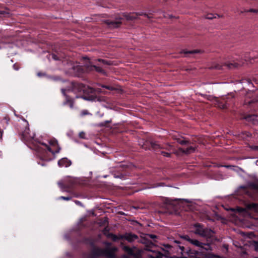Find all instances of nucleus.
Here are the masks:
<instances>
[{
    "instance_id": "39448f33",
    "label": "nucleus",
    "mask_w": 258,
    "mask_h": 258,
    "mask_svg": "<svg viewBox=\"0 0 258 258\" xmlns=\"http://www.w3.org/2000/svg\"><path fill=\"white\" fill-rule=\"evenodd\" d=\"M99 251L97 253L98 255H104L109 258H114V253L117 250L116 247H112L110 248H107L105 250L97 249Z\"/></svg>"
},
{
    "instance_id": "bb28decb",
    "label": "nucleus",
    "mask_w": 258,
    "mask_h": 258,
    "mask_svg": "<svg viewBox=\"0 0 258 258\" xmlns=\"http://www.w3.org/2000/svg\"><path fill=\"white\" fill-rule=\"evenodd\" d=\"M107 236L108 237H110L113 241H115L117 239V236L112 234H108L107 235Z\"/></svg>"
},
{
    "instance_id": "58836bf2",
    "label": "nucleus",
    "mask_w": 258,
    "mask_h": 258,
    "mask_svg": "<svg viewBox=\"0 0 258 258\" xmlns=\"http://www.w3.org/2000/svg\"><path fill=\"white\" fill-rule=\"evenodd\" d=\"M247 12H254V13H257L258 12V10H254V9H250L249 10H248Z\"/></svg>"
},
{
    "instance_id": "13d9d810",
    "label": "nucleus",
    "mask_w": 258,
    "mask_h": 258,
    "mask_svg": "<svg viewBox=\"0 0 258 258\" xmlns=\"http://www.w3.org/2000/svg\"><path fill=\"white\" fill-rule=\"evenodd\" d=\"M255 258H258V257H255Z\"/></svg>"
},
{
    "instance_id": "ea45409f",
    "label": "nucleus",
    "mask_w": 258,
    "mask_h": 258,
    "mask_svg": "<svg viewBox=\"0 0 258 258\" xmlns=\"http://www.w3.org/2000/svg\"><path fill=\"white\" fill-rule=\"evenodd\" d=\"M251 149L254 150L258 151V146H254L251 147Z\"/></svg>"
},
{
    "instance_id": "4c0bfd02",
    "label": "nucleus",
    "mask_w": 258,
    "mask_h": 258,
    "mask_svg": "<svg viewBox=\"0 0 258 258\" xmlns=\"http://www.w3.org/2000/svg\"><path fill=\"white\" fill-rule=\"evenodd\" d=\"M144 14L145 13H135V16H136L137 18H138V16H144Z\"/></svg>"
},
{
    "instance_id": "9b49d317",
    "label": "nucleus",
    "mask_w": 258,
    "mask_h": 258,
    "mask_svg": "<svg viewBox=\"0 0 258 258\" xmlns=\"http://www.w3.org/2000/svg\"><path fill=\"white\" fill-rule=\"evenodd\" d=\"M121 15L127 21H132L137 19L134 13H122Z\"/></svg>"
},
{
    "instance_id": "ddd939ff",
    "label": "nucleus",
    "mask_w": 258,
    "mask_h": 258,
    "mask_svg": "<svg viewBox=\"0 0 258 258\" xmlns=\"http://www.w3.org/2000/svg\"><path fill=\"white\" fill-rule=\"evenodd\" d=\"M241 64L236 62L235 61H233L232 62H225L223 64L224 66L226 67L228 69H234L237 68L240 66Z\"/></svg>"
},
{
    "instance_id": "49530a36",
    "label": "nucleus",
    "mask_w": 258,
    "mask_h": 258,
    "mask_svg": "<svg viewBox=\"0 0 258 258\" xmlns=\"http://www.w3.org/2000/svg\"><path fill=\"white\" fill-rule=\"evenodd\" d=\"M164 17L165 18H171L172 17V16L170 15H168L167 16H164Z\"/></svg>"
},
{
    "instance_id": "a18cd8bd",
    "label": "nucleus",
    "mask_w": 258,
    "mask_h": 258,
    "mask_svg": "<svg viewBox=\"0 0 258 258\" xmlns=\"http://www.w3.org/2000/svg\"><path fill=\"white\" fill-rule=\"evenodd\" d=\"M24 123H25L26 126L28 125V122L26 120L24 119Z\"/></svg>"
},
{
    "instance_id": "603ef678",
    "label": "nucleus",
    "mask_w": 258,
    "mask_h": 258,
    "mask_svg": "<svg viewBox=\"0 0 258 258\" xmlns=\"http://www.w3.org/2000/svg\"><path fill=\"white\" fill-rule=\"evenodd\" d=\"M2 134H1V135H0V138H2Z\"/></svg>"
},
{
    "instance_id": "37998d69",
    "label": "nucleus",
    "mask_w": 258,
    "mask_h": 258,
    "mask_svg": "<svg viewBox=\"0 0 258 258\" xmlns=\"http://www.w3.org/2000/svg\"><path fill=\"white\" fill-rule=\"evenodd\" d=\"M75 203L79 205H81V203L79 201H76Z\"/></svg>"
},
{
    "instance_id": "de8ad7c7",
    "label": "nucleus",
    "mask_w": 258,
    "mask_h": 258,
    "mask_svg": "<svg viewBox=\"0 0 258 258\" xmlns=\"http://www.w3.org/2000/svg\"><path fill=\"white\" fill-rule=\"evenodd\" d=\"M165 246L166 247H167V248H170V247H171V246H170V245H168V244L165 245Z\"/></svg>"
},
{
    "instance_id": "6ab92c4d",
    "label": "nucleus",
    "mask_w": 258,
    "mask_h": 258,
    "mask_svg": "<svg viewBox=\"0 0 258 258\" xmlns=\"http://www.w3.org/2000/svg\"><path fill=\"white\" fill-rule=\"evenodd\" d=\"M86 67L89 69V70H92V68H94V69L98 72L103 73V70L100 67H97L96 66H91L90 67L89 66H87Z\"/></svg>"
},
{
    "instance_id": "7ed1b4c3",
    "label": "nucleus",
    "mask_w": 258,
    "mask_h": 258,
    "mask_svg": "<svg viewBox=\"0 0 258 258\" xmlns=\"http://www.w3.org/2000/svg\"><path fill=\"white\" fill-rule=\"evenodd\" d=\"M49 145H48L45 143H41L42 145L47 149V150L51 152L52 154L58 153L60 150L57 141L55 140H50L49 142Z\"/></svg>"
},
{
    "instance_id": "473e14b6",
    "label": "nucleus",
    "mask_w": 258,
    "mask_h": 258,
    "mask_svg": "<svg viewBox=\"0 0 258 258\" xmlns=\"http://www.w3.org/2000/svg\"><path fill=\"white\" fill-rule=\"evenodd\" d=\"M254 249L256 251H258V243L254 242L253 244Z\"/></svg>"
},
{
    "instance_id": "5fc2aeb1",
    "label": "nucleus",
    "mask_w": 258,
    "mask_h": 258,
    "mask_svg": "<svg viewBox=\"0 0 258 258\" xmlns=\"http://www.w3.org/2000/svg\"><path fill=\"white\" fill-rule=\"evenodd\" d=\"M175 242H176V243H178V242H177V241H175Z\"/></svg>"
},
{
    "instance_id": "f704fd0d",
    "label": "nucleus",
    "mask_w": 258,
    "mask_h": 258,
    "mask_svg": "<svg viewBox=\"0 0 258 258\" xmlns=\"http://www.w3.org/2000/svg\"><path fill=\"white\" fill-rule=\"evenodd\" d=\"M111 122L110 121L107 120V121H106L105 122H101V123H100L99 124V126H104V125L106 124V123H109V122Z\"/></svg>"
},
{
    "instance_id": "0eeeda50",
    "label": "nucleus",
    "mask_w": 258,
    "mask_h": 258,
    "mask_svg": "<svg viewBox=\"0 0 258 258\" xmlns=\"http://www.w3.org/2000/svg\"><path fill=\"white\" fill-rule=\"evenodd\" d=\"M61 91L65 97V101L63 103V105H69L70 107L71 108H74V100L67 95L66 93V92L67 91L66 89H61Z\"/></svg>"
},
{
    "instance_id": "20e7f679",
    "label": "nucleus",
    "mask_w": 258,
    "mask_h": 258,
    "mask_svg": "<svg viewBox=\"0 0 258 258\" xmlns=\"http://www.w3.org/2000/svg\"><path fill=\"white\" fill-rule=\"evenodd\" d=\"M122 18L120 16V15L117 16L115 18V21H111L110 20H105L104 21V23H105L109 28H116L121 25V20Z\"/></svg>"
},
{
    "instance_id": "aec40b11",
    "label": "nucleus",
    "mask_w": 258,
    "mask_h": 258,
    "mask_svg": "<svg viewBox=\"0 0 258 258\" xmlns=\"http://www.w3.org/2000/svg\"><path fill=\"white\" fill-rule=\"evenodd\" d=\"M35 135L34 133L30 132L28 136H26L25 138L28 140H34Z\"/></svg>"
},
{
    "instance_id": "2eb2a0df",
    "label": "nucleus",
    "mask_w": 258,
    "mask_h": 258,
    "mask_svg": "<svg viewBox=\"0 0 258 258\" xmlns=\"http://www.w3.org/2000/svg\"><path fill=\"white\" fill-rule=\"evenodd\" d=\"M178 150L180 152H182L186 154H188L194 152L195 151V148L192 147H189L187 148L186 150H183L181 148H179Z\"/></svg>"
},
{
    "instance_id": "7c9ffc66",
    "label": "nucleus",
    "mask_w": 258,
    "mask_h": 258,
    "mask_svg": "<svg viewBox=\"0 0 258 258\" xmlns=\"http://www.w3.org/2000/svg\"><path fill=\"white\" fill-rule=\"evenodd\" d=\"M199 52V50H194V51H185L184 53H191V54H192V53H198Z\"/></svg>"
},
{
    "instance_id": "09e8293b",
    "label": "nucleus",
    "mask_w": 258,
    "mask_h": 258,
    "mask_svg": "<svg viewBox=\"0 0 258 258\" xmlns=\"http://www.w3.org/2000/svg\"><path fill=\"white\" fill-rule=\"evenodd\" d=\"M81 97H82V96H79L78 95H77L76 96V98H81Z\"/></svg>"
},
{
    "instance_id": "412c9836",
    "label": "nucleus",
    "mask_w": 258,
    "mask_h": 258,
    "mask_svg": "<svg viewBox=\"0 0 258 258\" xmlns=\"http://www.w3.org/2000/svg\"><path fill=\"white\" fill-rule=\"evenodd\" d=\"M35 135L34 133L30 132L28 136H26L25 138L28 140H34Z\"/></svg>"
},
{
    "instance_id": "4be33fe9",
    "label": "nucleus",
    "mask_w": 258,
    "mask_h": 258,
    "mask_svg": "<svg viewBox=\"0 0 258 258\" xmlns=\"http://www.w3.org/2000/svg\"><path fill=\"white\" fill-rule=\"evenodd\" d=\"M175 140H177V141L181 145H184L186 143H187V141H185L184 140H183V139H179V138H174Z\"/></svg>"
},
{
    "instance_id": "3c124183",
    "label": "nucleus",
    "mask_w": 258,
    "mask_h": 258,
    "mask_svg": "<svg viewBox=\"0 0 258 258\" xmlns=\"http://www.w3.org/2000/svg\"><path fill=\"white\" fill-rule=\"evenodd\" d=\"M51 148H52V149H57L56 146L55 147L53 146V147H52Z\"/></svg>"
},
{
    "instance_id": "9d476101",
    "label": "nucleus",
    "mask_w": 258,
    "mask_h": 258,
    "mask_svg": "<svg viewBox=\"0 0 258 258\" xmlns=\"http://www.w3.org/2000/svg\"><path fill=\"white\" fill-rule=\"evenodd\" d=\"M121 237L124 238L125 240L130 242H132L138 239V236L132 233H126Z\"/></svg>"
},
{
    "instance_id": "c85d7f7f",
    "label": "nucleus",
    "mask_w": 258,
    "mask_h": 258,
    "mask_svg": "<svg viewBox=\"0 0 258 258\" xmlns=\"http://www.w3.org/2000/svg\"><path fill=\"white\" fill-rule=\"evenodd\" d=\"M181 238L184 239H185V240H187V241H189V242H190V241L191 240V239H190L189 238V237L188 236H187V235L182 236H181Z\"/></svg>"
},
{
    "instance_id": "79ce46f5",
    "label": "nucleus",
    "mask_w": 258,
    "mask_h": 258,
    "mask_svg": "<svg viewBox=\"0 0 258 258\" xmlns=\"http://www.w3.org/2000/svg\"><path fill=\"white\" fill-rule=\"evenodd\" d=\"M238 211H239V212H244V211H246V210H245V209H242V208H239V209H238Z\"/></svg>"
},
{
    "instance_id": "1a4fd4ad",
    "label": "nucleus",
    "mask_w": 258,
    "mask_h": 258,
    "mask_svg": "<svg viewBox=\"0 0 258 258\" xmlns=\"http://www.w3.org/2000/svg\"><path fill=\"white\" fill-rule=\"evenodd\" d=\"M58 165L59 167H68L71 165V162L67 158H62L58 162Z\"/></svg>"
},
{
    "instance_id": "dca6fc26",
    "label": "nucleus",
    "mask_w": 258,
    "mask_h": 258,
    "mask_svg": "<svg viewBox=\"0 0 258 258\" xmlns=\"http://www.w3.org/2000/svg\"><path fill=\"white\" fill-rule=\"evenodd\" d=\"M245 119L248 121H252L253 124L258 123V116L252 115L245 117Z\"/></svg>"
},
{
    "instance_id": "a211bd4d",
    "label": "nucleus",
    "mask_w": 258,
    "mask_h": 258,
    "mask_svg": "<svg viewBox=\"0 0 258 258\" xmlns=\"http://www.w3.org/2000/svg\"><path fill=\"white\" fill-rule=\"evenodd\" d=\"M190 243L200 247H202L204 244L203 243H201L199 242L198 240L195 239H191Z\"/></svg>"
},
{
    "instance_id": "c756f323",
    "label": "nucleus",
    "mask_w": 258,
    "mask_h": 258,
    "mask_svg": "<svg viewBox=\"0 0 258 258\" xmlns=\"http://www.w3.org/2000/svg\"><path fill=\"white\" fill-rule=\"evenodd\" d=\"M222 66L220 65L219 64H216L214 66H213L212 68H214V69H218V70H220L222 69Z\"/></svg>"
},
{
    "instance_id": "cd10ccee",
    "label": "nucleus",
    "mask_w": 258,
    "mask_h": 258,
    "mask_svg": "<svg viewBox=\"0 0 258 258\" xmlns=\"http://www.w3.org/2000/svg\"><path fill=\"white\" fill-rule=\"evenodd\" d=\"M79 136L81 139H86V134L84 132H81L79 133Z\"/></svg>"
},
{
    "instance_id": "5701e85b",
    "label": "nucleus",
    "mask_w": 258,
    "mask_h": 258,
    "mask_svg": "<svg viewBox=\"0 0 258 258\" xmlns=\"http://www.w3.org/2000/svg\"><path fill=\"white\" fill-rule=\"evenodd\" d=\"M87 115H91L92 114L90 113L87 110H82L80 112V115L81 116Z\"/></svg>"
},
{
    "instance_id": "e433bc0d",
    "label": "nucleus",
    "mask_w": 258,
    "mask_h": 258,
    "mask_svg": "<svg viewBox=\"0 0 258 258\" xmlns=\"http://www.w3.org/2000/svg\"><path fill=\"white\" fill-rule=\"evenodd\" d=\"M102 87H103V88H105L106 89H107L108 90H112L113 89V88L112 87H110V86L103 85V86H102Z\"/></svg>"
},
{
    "instance_id": "864d4df0",
    "label": "nucleus",
    "mask_w": 258,
    "mask_h": 258,
    "mask_svg": "<svg viewBox=\"0 0 258 258\" xmlns=\"http://www.w3.org/2000/svg\"><path fill=\"white\" fill-rule=\"evenodd\" d=\"M217 17H218V18H220V16H219V15H217Z\"/></svg>"
},
{
    "instance_id": "b1692460",
    "label": "nucleus",
    "mask_w": 258,
    "mask_h": 258,
    "mask_svg": "<svg viewBox=\"0 0 258 258\" xmlns=\"http://www.w3.org/2000/svg\"><path fill=\"white\" fill-rule=\"evenodd\" d=\"M30 132L29 128L28 127H26L23 133L24 137L25 138L26 136H28V135Z\"/></svg>"
},
{
    "instance_id": "72a5a7b5",
    "label": "nucleus",
    "mask_w": 258,
    "mask_h": 258,
    "mask_svg": "<svg viewBox=\"0 0 258 258\" xmlns=\"http://www.w3.org/2000/svg\"><path fill=\"white\" fill-rule=\"evenodd\" d=\"M207 19H212L213 18H216V16H213V15L212 14H209V15H208L207 17H206Z\"/></svg>"
},
{
    "instance_id": "a19ab883",
    "label": "nucleus",
    "mask_w": 258,
    "mask_h": 258,
    "mask_svg": "<svg viewBox=\"0 0 258 258\" xmlns=\"http://www.w3.org/2000/svg\"><path fill=\"white\" fill-rule=\"evenodd\" d=\"M52 57L53 59H54V60L58 59V57H57V56L55 54H52Z\"/></svg>"
},
{
    "instance_id": "a878e982",
    "label": "nucleus",
    "mask_w": 258,
    "mask_h": 258,
    "mask_svg": "<svg viewBox=\"0 0 258 258\" xmlns=\"http://www.w3.org/2000/svg\"><path fill=\"white\" fill-rule=\"evenodd\" d=\"M97 60L101 62L104 65H110L111 64L110 62L104 59H98Z\"/></svg>"
},
{
    "instance_id": "6e6552de",
    "label": "nucleus",
    "mask_w": 258,
    "mask_h": 258,
    "mask_svg": "<svg viewBox=\"0 0 258 258\" xmlns=\"http://www.w3.org/2000/svg\"><path fill=\"white\" fill-rule=\"evenodd\" d=\"M213 99L216 101L218 107L224 109L226 107V104L223 103L222 101H225L227 98V97H222L220 100L216 97H213Z\"/></svg>"
},
{
    "instance_id": "6e6d98bb",
    "label": "nucleus",
    "mask_w": 258,
    "mask_h": 258,
    "mask_svg": "<svg viewBox=\"0 0 258 258\" xmlns=\"http://www.w3.org/2000/svg\"><path fill=\"white\" fill-rule=\"evenodd\" d=\"M15 69L16 70H18V69H17V67H15Z\"/></svg>"
},
{
    "instance_id": "423d86ee",
    "label": "nucleus",
    "mask_w": 258,
    "mask_h": 258,
    "mask_svg": "<svg viewBox=\"0 0 258 258\" xmlns=\"http://www.w3.org/2000/svg\"><path fill=\"white\" fill-rule=\"evenodd\" d=\"M196 230L195 233L200 236L205 237L210 234V230L208 229H204L203 227L200 224H196L195 225Z\"/></svg>"
},
{
    "instance_id": "f257e3e1",
    "label": "nucleus",
    "mask_w": 258,
    "mask_h": 258,
    "mask_svg": "<svg viewBox=\"0 0 258 258\" xmlns=\"http://www.w3.org/2000/svg\"><path fill=\"white\" fill-rule=\"evenodd\" d=\"M67 91L72 92L75 94H89L92 93L94 90L88 86L84 85L83 84L72 82L70 85L66 89Z\"/></svg>"
},
{
    "instance_id": "c03bdc74",
    "label": "nucleus",
    "mask_w": 258,
    "mask_h": 258,
    "mask_svg": "<svg viewBox=\"0 0 258 258\" xmlns=\"http://www.w3.org/2000/svg\"><path fill=\"white\" fill-rule=\"evenodd\" d=\"M144 16H145V17H146L147 18H149V19L151 18V17H150L148 14H144Z\"/></svg>"
},
{
    "instance_id": "c9c22d12",
    "label": "nucleus",
    "mask_w": 258,
    "mask_h": 258,
    "mask_svg": "<svg viewBox=\"0 0 258 258\" xmlns=\"http://www.w3.org/2000/svg\"><path fill=\"white\" fill-rule=\"evenodd\" d=\"M161 154L164 156H166V157H169L170 156V154L167 153V152H161Z\"/></svg>"
},
{
    "instance_id": "4468645a",
    "label": "nucleus",
    "mask_w": 258,
    "mask_h": 258,
    "mask_svg": "<svg viewBox=\"0 0 258 258\" xmlns=\"http://www.w3.org/2000/svg\"><path fill=\"white\" fill-rule=\"evenodd\" d=\"M123 249L130 255H134L135 253L137 252V248L136 247L131 248L127 246H124Z\"/></svg>"
},
{
    "instance_id": "4d7b16f0",
    "label": "nucleus",
    "mask_w": 258,
    "mask_h": 258,
    "mask_svg": "<svg viewBox=\"0 0 258 258\" xmlns=\"http://www.w3.org/2000/svg\"><path fill=\"white\" fill-rule=\"evenodd\" d=\"M15 69L16 70H18V69H17V67H15Z\"/></svg>"
},
{
    "instance_id": "f3484780",
    "label": "nucleus",
    "mask_w": 258,
    "mask_h": 258,
    "mask_svg": "<svg viewBox=\"0 0 258 258\" xmlns=\"http://www.w3.org/2000/svg\"><path fill=\"white\" fill-rule=\"evenodd\" d=\"M247 209L249 210L253 209L254 211H257V205L256 204H250L247 205Z\"/></svg>"
},
{
    "instance_id": "f03ea898",
    "label": "nucleus",
    "mask_w": 258,
    "mask_h": 258,
    "mask_svg": "<svg viewBox=\"0 0 258 258\" xmlns=\"http://www.w3.org/2000/svg\"><path fill=\"white\" fill-rule=\"evenodd\" d=\"M78 182V181L77 178L71 176H66L61 180L58 181L57 184L60 188L64 189L71 188Z\"/></svg>"
},
{
    "instance_id": "f8f14e48",
    "label": "nucleus",
    "mask_w": 258,
    "mask_h": 258,
    "mask_svg": "<svg viewBox=\"0 0 258 258\" xmlns=\"http://www.w3.org/2000/svg\"><path fill=\"white\" fill-rule=\"evenodd\" d=\"M66 70L68 74H74L75 73V67L73 64L72 62H70L67 64Z\"/></svg>"
},
{
    "instance_id": "393cba45",
    "label": "nucleus",
    "mask_w": 258,
    "mask_h": 258,
    "mask_svg": "<svg viewBox=\"0 0 258 258\" xmlns=\"http://www.w3.org/2000/svg\"><path fill=\"white\" fill-rule=\"evenodd\" d=\"M151 145L153 149L155 150L160 148V145L155 142L151 143Z\"/></svg>"
},
{
    "instance_id": "2f4dec72",
    "label": "nucleus",
    "mask_w": 258,
    "mask_h": 258,
    "mask_svg": "<svg viewBox=\"0 0 258 258\" xmlns=\"http://www.w3.org/2000/svg\"><path fill=\"white\" fill-rule=\"evenodd\" d=\"M60 199H63L64 200H66V201H69V200H70L71 199V198L70 197H60Z\"/></svg>"
},
{
    "instance_id": "8fccbe9b",
    "label": "nucleus",
    "mask_w": 258,
    "mask_h": 258,
    "mask_svg": "<svg viewBox=\"0 0 258 258\" xmlns=\"http://www.w3.org/2000/svg\"><path fill=\"white\" fill-rule=\"evenodd\" d=\"M156 237V236L155 235H151V238H155V237Z\"/></svg>"
}]
</instances>
